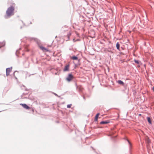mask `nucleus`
Wrapping results in <instances>:
<instances>
[{"instance_id":"obj_1","label":"nucleus","mask_w":154,"mask_h":154,"mask_svg":"<svg viewBox=\"0 0 154 154\" xmlns=\"http://www.w3.org/2000/svg\"><path fill=\"white\" fill-rule=\"evenodd\" d=\"M12 5L8 8L6 11V14L8 16H10L14 15V7L15 5L14 3H12Z\"/></svg>"},{"instance_id":"obj_2","label":"nucleus","mask_w":154,"mask_h":154,"mask_svg":"<svg viewBox=\"0 0 154 154\" xmlns=\"http://www.w3.org/2000/svg\"><path fill=\"white\" fill-rule=\"evenodd\" d=\"M73 79V76L71 74H69L68 76L66 78V80L68 82L71 81Z\"/></svg>"},{"instance_id":"obj_3","label":"nucleus","mask_w":154,"mask_h":154,"mask_svg":"<svg viewBox=\"0 0 154 154\" xmlns=\"http://www.w3.org/2000/svg\"><path fill=\"white\" fill-rule=\"evenodd\" d=\"M12 68H7L6 69V75L7 76L9 75L10 73L11 72L12 70Z\"/></svg>"},{"instance_id":"obj_4","label":"nucleus","mask_w":154,"mask_h":154,"mask_svg":"<svg viewBox=\"0 0 154 154\" xmlns=\"http://www.w3.org/2000/svg\"><path fill=\"white\" fill-rule=\"evenodd\" d=\"M20 105L26 109H30V107L26 104L20 103Z\"/></svg>"},{"instance_id":"obj_5","label":"nucleus","mask_w":154,"mask_h":154,"mask_svg":"<svg viewBox=\"0 0 154 154\" xmlns=\"http://www.w3.org/2000/svg\"><path fill=\"white\" fill-rule=\"evenodd\" d=\"M69 64L66 65L65 66L64 69H63V71H69Z\"/></svg>"},{"instance_id":"obj_6","label":"nucleus","mask_w":154,"mask_h":154,"mask_svg":"<svg viewBox=\"0 0 154 154\" xmlns=\"http://www.w3.org/2000/svg\"><path fill=\"white\" fill-rule=\"evenodd\" d=\"M145 139L146 142L147 144H149L150 143V140L147 136H146Z\"/></svg>"},{"instance_id":"obj_7","label":"nucleus","mask_w":154,"mask_h":154,"mask_svg":"<svg viewBox=\"0 0 154 154\" xmlns=\"http://www.w3.org/2000/svg\"><path fill=\"white\" fill-rule=\"evenodd\" d=\"M99 115H100L99 113H98L97 114V115H96V116H95V119H94L95 121H97L98 118V117L99 116Z\"/></svg>"},{"instance_id":"obj_8","label":"nucleus","mask_w":154,"mask_h":154,"mask_svg":"<svg viewBox=\"0 0 154 154\" xmlns=\"http://www.w3.org/2000/svg\"><path fill=\"white\" fill-rule=\"evenodd\" d=\"M117 82L120 84V85H124V82L122 81L121 80H118V81H117Z\"/></svg>"},{"instance_id":"obj_9","label":"nucleus","mask_w":154,"mask_h":154,"mask_svg":"<svg viewBox=\"0 0 154 154\" xmlns=\"http://www.w3.org/2000/svg\"><path fill=\"white\" fill-rule=\"evenodd\" d=\"M109 122L107 121H102L100 122V124H106L109 123Z\"/></svg>"},{"instance_id":"obj_10","label":"nucleus","mask_w":154,"mask_h":154,"mask_svg":"<svg viewBox=\"0 0 154 154\" xmlns=\"http://www.w3.org/2000/svg\"><path fill=\"white\" fill-rule=\"evenodd\" d=\"M71 58L73 60H77L78 57L76 56H73L71 57Z\"/></svg>"},{"instance_id":"obj_11","label":"nucleus","mask_w":154,"mask_h":154,"mask_svg":"<svg viewBox=\"0 0 154 154\" xmlns=\"http://www.w3.org/2000/svg\"><path fill=\"white\" fill-rule=\"evenodd\" d=\"M119 47L120 45L118 42H117L116 44V47L119 50Z\"/></svg>"},{"instance_id":"obj_12","label":"nucleus","mask_w":154,"mask_h":154,"mask_svg":"<svg viewBox=\"0 0 154 154\" xmlns=\"http://www.w3.org/2000/svg\"><path fill=\"white\" fill-rule=\"evenodd\" d=\"M147 119L149 123L150 124H151V122L150 118L149 117H148L147 118Z\"/></svg>"},{"instance_id":"obj_13","label":"nucleus","mask_w":154,"mask_h":154,"mask_svg":"<svg viewBox=\"0 0 154 154\" xmlns=\"http://www.w3.org/2000/svg\"><path fill=\"white\" fill-rule=\"evenodd\" d=\"M40 48L41 49H42V50H43V51H47V49L43 47H42V46Z\"/></svg>"},{"instance_id":"obj_14","label":"nucleus","mask_w":154,"mask_h":154,"mask_svg":"<svg viewBox=\"0 0 154 154\" xmlns=\"http://www.w3.org/2000/svg\"><path fill=\"white\" fill-rule=\"evenodd\" d=\"M71 35V33L70 32L69 34H68L67 35V37H68V38H69L70 36Z\"/></svg>"},{"instance_id":"obj_15","label":"nucleus","mask_w":154,"mask_h":154,"mask_svg":"<svg viewBox=\"0 0 154 154\" xmlns=\"http://www.w3.org/2000/svg\"><path fill=\"white\" fill-rule=\"evenodd\" d=\"M134 61H135V62L136 63H139V61H138V60H134Z\"/></svg>"},{"instance_id":"obj_16","label":"nucleus","mask_w":154,"mask_h":154,"mask_svg":"<svg viewBox=\"0 0 154 154\" xmlns=\"http://www.w3.org/2000/svg\"><path fill=\"white\" fill-rule=\"evenodd\" d=\"M3 46V45L0 44V48H1V47H2Z\"/></svg>"},{"instance_id":"obj_17","label":"nucleus","mask_w":154,"mask_h":154,"mask_svg":"<svg viewBox=\"0 0 154 154\" xmlns=\"http://www.w3.org/2000/svg\"><path fill=\"white\" fill-rule=\"evenodd\" d=\"M67 107H68V108H69V107H70V106H69V105H68V106H67Z\"/></svg>"},{"instance_id":"obj_18","label":"nucleus","mask_w":154,"mask_h":154,"mask_svg":"<svg viewBox=\"0 0 154 154\" xmlns=\"http://www.w3.org/2000/svg\"><path fill=\"white\" fill-rule=\"evenodd\" d=\"M139 115V116H140V115H141L140 114Z\"/></svg>"},{"instance_id":"obj_19","label":"nucleus","mask_w":154,"mask_h":154,"mask_svg":"<svg viewBox=\"0 0 154 154\" xmlns=\"http://www.w3.org/2000/svg\"><path fill=\"white\" fill-rule=\"evenodd\" d=\"M129 32V33H130V31H128Z\"/></svg>"}]
</instances>
